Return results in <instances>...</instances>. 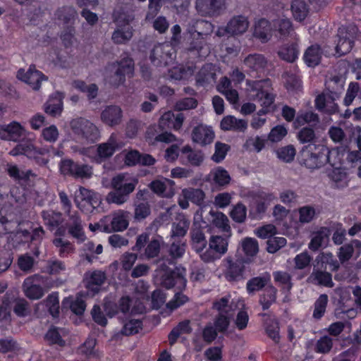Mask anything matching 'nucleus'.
I'll use <instances>...</instances> for the list:
<instances>
[{"label": "nucleus", "mask_w": 361, "mask_h": 361, "mask_svg": "<svg viewBox=\"0 0 361 361\" xmlns=\"http://www.w3.org/2000/svg\"><path fill=\"white\" fill-rule=\"evenodd\" d=\"M123 111L116 105H109L104 108L101 113V120L110 127L118 126L122 122Z\"/></svg>", "instance_id": "obj_14"}, {"label": "nucleus", "mask_w": 361, "mask_h": 361, "mask_svg": "<svg viewBox=\"0 0 361 361\" xmlns=\"http://www.w3.org/2000/svg\"><path fill=\"white\" fill-rule=\"evenodd\" d=\"M186 245L181 240H174L171 243L169 248V256L176 260L183 257L185 252Z\"/></svg>", "instance_id": "obj_60"}, {"label": "nucleus", "mask_w": 361, "mask_h": 361, "mask_svg": "<svg viewBox=\"0 0 361 361\" xmlns=\"http://www.w3.org/2000/svg\"><path fill=\"white\" fill-rule=\"evenodd\" d=\"M338 98L333 94H320L315 99L316 108L329 114H336L338 111V105L335 102Z\"/></svg>", "instance_id": "obj_15"}, {"label": "nucleus", "mask_w": 361, "mask_h": 361, "mask_svg": "<svg viewBox=\"0 0 361 361\" xmlns=\"http://www.w3.org/2000/svg\"><path fill=\"white\" fill-rule=\"evenodd\" d=\"M78 13L72 6H63L57 9L55 17L63 23H72L77 18Z\"/></svg>", "instance_id": "obj_44"}, {"label": "nucleus", "mask_w": 361, "mask_h": 361, "mask_svg": "<svg viewBox=\"0 0 361 361\" xmlns=\"http://www.w3.org/2000/svg\"><path fill=\"white\" fill-rule=\"evenodd\" d=\"M307 282L315 286L332 288L334 283L332 280V274L326 270L314 265L312 273L307 279Z\"/></svg>", "instance_id": "obj_12"}, {"label": "nucleus", "mask_w": 361, "mask_h": 361, "mask_svg": "<svg viewBox=\"0 0 361 361\" xmlns=\"http://www.w3.org/2000/svg\"><path fill=\"white\" fill-rule=\"evenodd\" d=\"M185 120V116L182 113H178L174 115L172 112L164 113L159 119V125L162 129L165 128L173 127L176 130H179Z\"/></svg>", "instance_id": "obj_24"}, {"label": "nucleus", "mask_w": 361, "mask_h": 361, "mask_svg": "<svg viewBox=\"0 0 361 361\" xmlns=\"http://www.w3.org/2000/svg\"><path fill=\"white\" fill-rule=\"evenodd\" d=\"M157 268L156 269V275L161 274L163 272L171 271L170 265H173L176 261L169 255H162L155 261Z\"/></svg>", "instance_id": "obj_63"}, {"label": "nucleus", "mask_w": 361, "mask_h": 361, "mask_svg": "<svg viewBox=\"0 0 361 361\" xmlns=\"http://www.w3.org/2000/svg\"><path fill=\"white\" fill-rule=\"evenodd\" d=\"M181 196L188 199L193 204L198 206L202 205L205 199L204 192L201 189L194 188L183 189Z\"/></svg>", "instance_id": "obj_42"}, {"label": "nucleus", "mask_w": 361, "mask_h": 361, "mask_svg": "<svg viewBox=\"0 0 361 361\" xmlns=\"http://www.w3.org/2000/svg\"><path fill=\"white\" fill-rule=\"evenodd\" d=\"M180 152L182 158L192 166H201L204 160V154L201 150L194 149L189 145L183 147Z\"/></svg>", "instance_id": "obj_26"}, {"label": "nucleus", "mask_w": 361, "mask_h": 361, "mask_svg": "<svg viewBox=\"0 0 361 361\" xmlns=\"http://www.w3.org/2000/svg\"><path fill=\"white\" fill-rule=\"evenodd\" d=\"M133 35V30L131 26L118 27L112 34L111 39L117 44H126L129 42Z\"/></svg>", "instance_id": "obj_45"}, {"label": "nucleus", "mask_w": 361, "mask_h": 361, "mask_svg": "<svg viewBox=\"0 0 361 361\" xmlns=\"http://www.w3.org/2000/svg\"><path fill=\"white\" fill-rule=\"evenodd\" d=\"M229 297H224L213 303V308L219 312V314H233V309L228 304Z\"/></svg>", "instance_id": "obj_62"}, {"label": "nucleus", "mask_w": 361, "mask_h": 361, "mask_svg": "<svg viewBox=\"0 0 361 361\" xmlns=\"http://www.w3.org/2000/svg\"><path fill=\"white\" fill-rule=\"evenodd\" d=\"M329 298L326 294H322L315 301L312 317L314 319H320L326 312Z\"/></svg>", "instance_id": "obj_54"}, {"label": "nucleus", "mask_w": 361, "mask_h": 361, "mask_svg": "<svg viewBox=\"0 0 361 361\" xmlns=\"http://www.w3.org/2000/svg\"><path fill=\"white\" fill-rule=\"evenodd\" d=\"M209 214L213 217L212 224L217 228H220L223 232L231 235V228L229 225L228 217L221 212H214L211 210Z\"/></svg>", "instance_id": "obj_43"}, {"label": "nucleus", "mask_w": 361, "mask_h": 361, "mask_svg": "<svg viewBox=\"0 0 361 361\" xmlns=\"http://www.w3.org/2000/svg\"><path fill=\"white\" fill-rule=\"evenodd\" d=\"M248 27L247 18L243 16H237L230 20L224 31L231 35H238L246 32Z\"/></svg>", "instance_id": "obj_22"}, {"label": "nucleus", "mask_w": 361, "mask_h": 361, "mask_svg": "<svg viewBox=\"0 0 361 361\" xmlns=\"http://www.w3.org/2000/svg\"><path fill=\"white\" fill-rule=\"evenodd\" d=\"M277 289L272 285L267 286L260 295L259 302L264 310H268L276 301Z\"/></svg>", "instance_id": "obj_46"}, {"label": "nucleus", "mask_w": 361, "mask_h": 361, "mask_svg": "<svg viewBox=\"0 0 361 361\" xmlns=\"http://www.w3.org/2000/svg\"><path fill=\"white\" fill-rule=\"evenodd\" d=\"M79 192L82 200L87 202L93 208L99 206L100 198L97 193L83 187L80 188Z\"/></svg>", "instance_id": "obj_59"}, {"label": "nucleus", "mask_w": 361, "mask_h": 361, "mask_svg": "<svg viewBox=\"0 0 361 361\" xmlns=\"http://www.w3.org/2000/svg\"><path fill=\"white\" fill-rule=\"evenodd\" d=\"M329 228L326 227L321 228L312 234V239L308 244V248L313 252H316L320 247H325L329 242Z\"/></svg>", "instance_id": "obj_29"}, {"label": "nucleus", "mask_w": 361, "mask_h": 361, "mask_svg": "<svg viewBox=\"0 0 361 361\" xmlns=\"http://www.w3.org/2000/svg\"><path fill=\"white\" fill-rule=\"evenodd\" d=\"M241 247L247 257L255 256L259 251L258 242L255 238L247 237L241 241Z\"/></svg>", "instance_id": "obj_55"}, {"label": "nucleus", "mask_w": 361, "mask_h": 361, "mask_svg": "<svg viewBox=\"0 0 361 361\" xmlns=\"http://www.w3.org/2000/svg\"><path fill=\"white\" fill-rule=\"evenodd\" d=\"M191 136L194 142L205 146L213 142L214 132L212 128L200 124L193 128Z\"/></svg>", "instance_id": "obj_16"}, {"label": "nucleus", "mask_w": 361, "mask_h": 361, "mask_svg": "<svg viewBox=\"0 0 361 361\" xmlns=\"http://www.w3.org/2000/svg\"><path fill=\"white\" fill-rule=\"evenodd\" d=\"M117 148L116 137L111 135L107 142L97 145V154L101 160L111 157Z\"/></svg>", "instance_id": "obj_36"}, {"label": "nucleus", "mask_w": 361, "mask_h": 361, "mask_svg": "<svg viewBox=\"0 0 361 361\" xmlns=\"http://www.w3.org/2000/svg\"><path fill=\"white\" fill-rule=\"evenodd\" d=\"M270 276L266 274L262 276L254 277L247 282L246 288L249 293H252L265 287L270 282Z\"/></svg>", "instance_id": "obj_48"}, {"label": "nucleus", "mask_w": 361, "mask_h": 361, "mask_svg": "<svg viewBox=\"0 0 361 361\" xmlns=\"http://www.w3.org/2000/svg\"><path fill=\"white\" fill-rule=\"evenodd\" d=\"M71 128L82 142H94L100 136L98 128L83 118L73 120L71 123Z\"/></svg>", "instance_id": "obj_3"}, {"label": "nucleus", "mask_w": 361, "mask_h": 361, "mask_svg": "<svg viewBox=\"0 0 361 361\" xmlns=\"http://www.w3.org/2000/svg\"><path fill=\"white\" fill-rule=\"evenodd\" d=\"M319 122V118L317 114L312 111H307L298 115L295 121V125L297 126H302L305 123H312L316 125Z\"/></svg>", "instance_id": "obj_61"}, {"label": "nucleus", "mask_w": 361, "mask_h": 361, "mask_svg": "<svg viewBox=\"0 0 361 361\" xmlns=\"http://www.w3.org/2000/svg\"><path fill=\"white\" fill-rule=\"evenodd\" d=\"M291 10L296 20H304L307 16L308 9L303 0H293L291 4Z\"/></svg>", "instance_id": "obj_57"}, {"label": "nucleus", "mask_w": 361, "mask_h": 361, "mask_svg": "<svg viewBox=\"0 0 361 361\" xmlns=\"http://www.w3.org/2000/svg\"><path fill=\"white\" fill-rule=\"evenodd\" d=\"M42 278L40 275L35 274L25 279L23 290L26 297L31 300H39L44 295V290L38 284Z\"/></svg>", "instance_id": "obj_8"}, {"label": "nucleus", "mask_w": 361, "mask_h": 361, "mask_svg": "<svg viewBox=\"0 0 361 361\" xmlns=\"http://www.w3.org/2000/svg\"><path fill=\"white\" fill-rule=\"evenodd\" d=\"M134 18L133 11L124 7H121L114 12V20L118 27L130 26Z\"/></svg>", "instance_id": "obj_37"}, {"label": "nucleus", "mask_w": 361, "mask_h": 361, "mask_svg": "<svg viewBox=\"0 0 361 361\" xmlns=\"http://www.w3.org/2000/svg\"><path fill=\"white\" fill-rule=\"evenodd\" d=\"M244 64L251 71L261 73L267 66V60L259 54H249L243 61Z\"/></svg>", "instance_id": "obj_30"}, {"label": "nucleus", "mask_w": 361, "mask_h": 361, "mask_svg": "<svg viewBox=\"0 0 361 361\" xmlns=\"http://www.w3.org/2000/svg\"><path fill=\"white\" fill-rule=\"evenodd\" d=\"M190 234L192 248L200 253L206 248L207 241L200 223H193Z\"/></svg>", "instance_id": "obj_18"}, {"label": "nucleus", "mask_w": 361, "mask_h": 361, "mask_svg": "<svg viewBox=\"0 0 361 361\" xmlns=\"http://www.w3.org/2000/svg\"><path fill=\"white\" fill-rule=\"evenodd\" d=\"M142 328V322L140 319H130L123 322L120 334L123 336H131L137 334Z\"/></svg>", "instance_id": "obj_50"}, {"label": "nucleus", "mask_w": 361, "mask_h": 361, "mask_svg": "<svg viewBox=\"0 0 361 361\" xmlns=\"http://www.w3.org/2000/svg\"><path fill=\"white\" fill-rule=\"evenodd\" d=\"M137 183V178H127L126 176L123 173L114 176L111 181L114 190L108 193L106 198L107 202L118 205L126 203L129 199L130 194L135 190Z\"/></svg>", "instance_id": "obj_1"}, {"label": "nucleus", "mask_w": 361, "mask_h": 361, "mask_svg": "<svg viewBox=\"0 0 361 361\" xmlns=\"http://www.w3.org/2000/svg\"><path fill=\"white\" fill-rule=\"evenodd\" d=\"M17 78L29 85L34 90H39L41 82L47 80V77L37 70L35 65H30L26 72L24 69H20L17 73Z\"/></svg>", "instance_id": "obj_7"}, {"label": "nucleus", "mask_w": 361, "mask_h": 361, "mask_svg": "<svg viewBox=\"0 0 361 361\" xmlns=\"http://www.w3.org/2000/svg\"><path fill=\"white\" fill-rule=\"evenodd\" d=\"M163 240L161 236L152 237L148 233H142L136 238L133 250L140 252V257L149 260L158 257L161 251Z\"/></svg>", "instance_id": "obj_2"}, {"label": "nucleus", "mask_w": 361, "mask_h": 361, "mask_svg": "<svg viewBox=\"0 0 361 361\" xmlns=\"http://www.w3.org/2000/svg\"><path fill=\"white\" fill-rule=\"evenodd\" d=\"M6 171L11 178L18 182L28 181L32 178L37 177V174L32 170L19 168L16 164H8Z\"/></svg>", "instance_id": "obj_31"}, {"label": "nucleus", "mask_w": 361, "mask_h": 361, "mask_svg": "<svg viewBox=\"0 0 361 361\" xmlns=\"http://www.w3.org/2000/svg\"><path fill=\"white\" fill-rule=\"evenodd\" d=\"M112 66L125 75L131 76L134 71L133 60L128 56H123L119 61L114 63Z\"/></svg>", "instance_id": "obj_53"}, {"label": "nucleus", "mask_w": 361, "mask_h": 361, "mask_svg": "<svg viewBox=\"0 0 361 361\" xmlns=\"http://www.w3.org/2000/svg\"><path fill=\"white\" fill-rule=\"evenodd\" d=\"M316 266L322 269L337 271L340 268V262L331 252H322L315 258Z\"/></svg>", "instance_id": "obj_20"}, {"label": "nucleus", "mask_w": 361, "mask_h": 361, "mask_svg": "<svg viewBox=\"0 0 361 361\" xmlns=\"http://www.w3.org/2000/svg\"><path fill=\"white\" fill-rule=\"evenodd\" d=\"M156 282L167 289L174 286L179 290L185 289L187 280L185 279V269L176 268L171 271L163 272L156 275Z\"/></svg>", "instance_id": "obj_6"}, {"label": "nucleus", "mask_w": 361, "mask_h": 361, "mask_svg": "<svg viewBox=\"0 0 361 361\" xmlns=\"http://www.w3.org/2000/svg\"><path fill=\"white\" fill-rule=\"evenodd\" d=\"M229 238L228 234L224 236L212 235L209 240V245L221 257L228 250Z\"/></svg>", "instance_id": "obj_38"}, {"label": "nucleus", "mask_w": 361, "mask_h": 361, "mask_svg": "<svg viewBox=\"0 0 361 361\" xmlns=\"http://www.w3.org/2000/svg\"><path fill=\"white\" fill-rule=\"evenodd\" d=\"M247 208L239 202L230 212V216L236 223H243L246 219Z\"/></svg>", "instance_id": "obj_64"}, {"label": "nucleus", "mask_w": 361, "mask_h": 361, "mask_svg": "<svg viewBox=\"0 0 361 361\" xmlns=\"http://www.w3.org/2000/svg\"><path fill=\"white\" fill-rule=\"evenodd\" d=\"M265 330L268 336L271 338L274 343H279V326L276 319H267L265 320Z\"/></svg>", "instance_id": "obj_58"}, {"label": "nucleus", "mask_w": 361, "mask_h": 361, "mask_svg": "<svg viewBox=\"0 0 361 361\" xmlns=\"http://www.w3.org/2000/svg\"><path fill=\"white\" fill-rule=\"evenodd\" d=\"M128 212L119 210L112 214L110 224H108L109 233L111 232H121L126 230L128 226Z\"/></svg>", "instance_id": "obj_23"}, {"label": "nucleus", "mask_w": 361, "mask_h": 361, "mask_svg": "<svg viewBox=\"0 0 361 361\" xmlns=\"http://www.w3.org/2000/svg\"><path fill=\"white\" fill-rule=\"evenodd\" d=\"M37 147L30 140H23L18 143L10 152L13 156L23 154L28 158L36 159Z\"/></svg>", "instance_id": "obj_39"}, {"label": "nucleus", "mask_w": 361, "mask_h": 361, "mask_svg": "<svg viewBox=\"0 0 361 361\" xmlns=\"http://www.w3.org/2000/svg\"><path fill=\"white\" fill-rule=\"evenodd\" d=\"M206 46V37L195 32L191 34L188 50L190 51H197L200 55Z\"/></svg>", "instance_id": "obj_51"}, {"label": "nucleus", "mask_w": 361, "mask_h": 361, "mask_svg": "<svg viewBox=\"0 0 361 361\" xmlns=\"http://www.w3.org/2000/svg\"><path fill=\"white\" fill-rule=\"evenodd\" d=\"M210 175L212 176V180L219 186H226L229 184L231 177L228 171L222 167H216L211 171Z\"/></svg>", "instance_id": "obj_52"}, {"label": "nucleus", "mask_w": 361, "mask_h": 361, "mask_svg": "<svg viewBox=\"0 0 361 361\" xmlns=\"http://www.w3.org/2000/svg\"><path fill=\"white\" fill-rule=\"evenodd\" d=\"M254 36L262 43L267 42L271 37V26L270 23L264 19H259L255 26Z\"/></svg>", "instance_id": "obj_33"}, {"label": "nucleus", "mask_w": 361, "mask_h": 361, "mask_svg": "<svg viewBox=\"0 0 361 361\" xmlns=\"http://www.w3.org/2000/svg\"><path fill=\"white\" fill-rule=\"evenodd\" d=\"M358 32L357 27L354 25L340 27L336 35L337 39L335 47L336 54L341 56L349 53L353 45Z\"/></svg>", "instance_id": "obj_4"}, {"label": "nucleus", "mask_w": 361, "mask_h": 361, "mask_svg": "<svg viewBox=\"0 0 361 361\" xmlns=\"http://www.w3.org/2000/svg\"><path fill=\"white\" fill-rule=\"evenodd\" d=\"M106 280L105 272L100 270L89 271L85 274V287L94 294L100 290V287Z\"/></svg>", "instance_id": "obj_13"}, {"label": "nucleus", "mask_w": 361, "mask_h": 361, "mask_svg": "<svg viewBox=\"0 0 361 361\" xmlns=\"http://www.w3.org/2000/svg\"><path fill=\"white\" fill-rule=\"evenodd\" d=\"M277 54L281 59L288 63H293L299 54L298 44L295 43L286 44L279 49Z\"/></svg>", "instance_id": "obj_40"}, {"label": "nucleus", "mask_w": 361, "mask_h": 361, "mask_svg": "<svg viewBox=\"0 0 361 361\" xmlns=\"http://www.w3.org/2000/svg\"><path fill=\"white\" fill-rule=\"evenodd\" d=\"M220 127L224 131L245 132L247 122L244 119H237L233 116H226L222 118Z\"/></svg>", "instance_id": "obj_28"}, {"label": "nucleus", "mask_w": 361, "mask_h": 361, "mask_svg": "<svg viewBox=\"0 0 361 361\" xmlns=\"http://www.w3.org/2000/svg\"><path fill=\"white\" fill-rule=\"evenodd\" d=\"M63 102L61 95L56 92L53 94L44 105L46 114L55 117L60 115L62 111Z\"/></svg>", "instance_id": "obj_32"}, {"label": "nucleus", "mask_w": 361, "mask_h": 361, "mask_svg": "<svg viewBox=\"0 0 361 361\" xmlns=\"http://www.w3.org/2000/svg\"><path fill=\"white\" fill-rule=\"evenodd\" d=\"M355 247L358 250L355 257L357 258L361 252V241L353 240L350 243L340 247L338 252V257L341 264H344L353 257Z\"/></svg>", "instance_id": "obj_27"}, {"label": "nucleus", "mask_w": 361, "mask_h": 361, "mask_svg": "<svg viewBox=\"0 0 361 361\" xmlns=\"http://www.w3.org/2000/svg\"><path fill=\"white\" fill-rule=\"evenodd\" d=\"M308 147H305L302 151V161L303 164L308 169H316L322 167L326 163L332 165L329 159L330 151L324 145L318 146L316 149L317 152H312Z\"/></svg>", "instance_id": "obj_5"}, {"label": "nucleus", "mask_w": 361, "mask_h": 361, "mask_svg": "<svg viewBox=\"0 0 361 361\" xmlns=\"http://www.w3.org/2000/svg\"><path fill=\"white\" fill-rule=\"evenodd\" d=\"M322 50L318 44L309 47L304 54V61L308 66H315L320 62Z\"/></svg>", "instance_id": "obj_41"}, {"label": "nucleus", "mask_w": 361, "mask_h": 361, "mask_svg": "<svg viewBox=\"0 0 361 361\" xmlns=\"http://www.w3.org/2000/svg\"><path fill=\"white\" fill-rule=\"evenodd\" d=\"M189 226V219L184 214H179L176 219V221L172 224L171 238L184 237L188 232Z\"/></svg>", "instance_id": "obj_34"}, {"label": "nucleus", "mask_w": 361, "mask_h": 361, "mask_svg": "<svg viewBox=\"0 0 361 361\" xmlns=\"http://www.w3.org/2000/svg\"><path fill=\"white\" fill-rule=\"evenodd\" d=\"M42 216L45 224L51 228L58 227L63 221L62 214L54 211H42Z\"/></svg>", "instance_id": "obj_49"}, {"label": "nucleus", "mask_w": 361, "mask_h": 361, "mask_svg": "<svg viewBox=\"0 0 361 361\" xmlns=\"http://www.w3.org/2000/svg\"><path fill=\"white\" fill-rule=\"evenodd\" d=\"M216 73L215 67L211 63L204 65L196 75V83L205 86L216 81Z\"/></svg>", "instance_id": "obj_25"}, {"label": "nucleus", "mask_w": 361, "mask_h": 361, "mask_svg": "<svg viewBox=\"0 0 361 361\" xmlns=\"http://www.w3.org/2000/svg\"><path fill=\"white\" fill-rule=\"evenodd\" d=\"M134 206V219L140 221L146 219L151 213L149 203L147 202H133Z\"/></svg>", "instance_id": "obj_56"}, {"label": "nucleus", "mask_w": 361, "mask_h": 361, "mask_svg": "<svg viewBox=\"0 0 361 361\" xmlns=\"http://www.w3.org/2000/svg\"><path fill=\"white\" fill-rule=\"evenodd\" d=\"M227 263L226 269L224 273L225 278L229 282H237L245 279V264L241 259H232L228 257L226 259Z\"/></svg>", "instance_id": "obj_9"}, {"label": "nucleus", "mask_w": 361, "mask_h": 361, "mask_svg": "<svg viewBox=\"0 0 361 361\" xmlns=\"http://www.w3.org/2000/svg\"><path fill=\"white\" fill-rule=\"evenodd\" d=\"M266 81H250L247 82L253 91L256 92L255 94V99H257L261 105L265 108L269 107L274 102V95L262 90V83Z\"/></svg>", "instance_id": "obj_19"}, {"label": "nucleus", "mask_w": 361, "mask_h": 361, "mask_svg": "<svg viewBox=\"0 0 361 361\" xmlns=\"http://www.w3.org/2000/svg\"><path fill=\"white\" fill-rule=\"evenodd\" d=\"M174 182L167 178L156 179L149 184V188L158 196L171 197L174 195Z\"/></svg>", "instance_id": "obj_17"}, {"label": "nucleus", "mask_w": 361, "mask_h": 361, "mask_svg": "<svg viewBox=\"0 0 361 361\" xmlns=\"http://www.w3.org/2000/svg\"><path fill=\"white\" fill-rule=\"evenodd\" d=\"M171 46L168 43L157 44L154 46L150 60L157 66H166L171 59Z\"/></svg>", "instance_id": "obj_10"}, {"label": "nucleus", "mask_w": 361, "mask_h": 361, "mask_svg": "<svg viewBox=\"0 0 361 361\" xmlns=\"http://www.w3.org/2000/svg\"><path fill=\"white\" fill-rule=\"evenodd\" d=\"M345 84L344 78L341 75H334L329 78L325 85L329 94H334L336 97H339V94L343 89Z\"/></svg>", "instance_id": "obj_47"}, {"label": "nucleus", "mask_w": 361, "mask_h": 361, "mask_svg": "<svg viewBox=\"0 0 361 361\" xmlns=\"http://www.w3.org/2000/svg\"><path fill=\"white\" fill-rule=\"evenodd\" d=\"M224 7L223 0H197L196 9L202 16H219Z\"/></svg>", "instance_id": "obj_11"}, {"label": "nucleus", "mask_w": 361, "mask_h": 361, "mask_svg": "<svg viewBox=\"0 0 361 361\" xmlns=\"http://www.w3.org/2000/svg\"><path fill=\"white\" fill-rule=\"evenodd\" d=\"M23 133V128L18 122L13 121L8 125L0 126V138L2 140L17 141Z\"/></svg>", "instance_id": "obj_21"}, {"label": "nucleus", "mask_w": 361, "mask_h": 361, "mask_svg": "<svg viewBox=\"0 0 361 361\" xmlns=\"http://www.w3.org/2000/svg\"><path fill=\"white\" fill-rule=\"evenodd\" d=\"M331 180V188L337 190H341L348 185V173L341 169H334L329 175Z\"/></svg>", "instance_id": "obj_35"}]
</instances>
